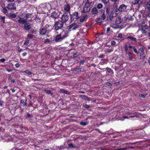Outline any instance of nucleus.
<instances>
[{
  "label": "nucleus",
  "mask_w": 150,
  "mask_h": 150,
  "mask_svg": "<svg viewBox=\"0 0 150 150\" xmlns=\"http://www.w3.org/2000/svg\"><path fill=\"white\" fill-rule=\"evenodd\" d=\"M51 26V25H49L48 24H46L45 26V28L46 30L47 31L48 30H50V29H49V28L50 26ZM51 30H50V31Z\"/></svg>",
  "instance_id": "nucleus-29"
},
{
  "label": "nucleus",
  "mask_w": 150,
  "mask_h": 150,
  "mask_svg": "<svg viewBox=\"0 0 150 150\" xmlns=\"http://www.w3.org/2000/svg\"><path fill=\"white\" fill-rule=\"evenodd\" d=\"M26 100L25 101L23 100H21V104L23 106H25L26 105Z\"/></svg>",
  "instance_id": "nucleus-24"
},
{
  "label": "nucleus",
  "mask_w": 150,
  "mask_h": 150,
  "mask_svg": "<svg viewBox=\"0 0 150 150\" xmlns=\"http://www.w3.org/2000/svg\"><path fill=\"white\" fill-rule=\"evenodd\" d=\"M128 57L129 58V59L130 60H131L133 58V57L131 53L129 52L128 53Z\"/></svg>",
  "instance_id": "nucleus-32"
},
{
  "label": "nucleus",
  "mask_w": 150,
  "mask_h": 150,
  "mask_svg": "<svg viewBox=\"0 0 150 150\" xmlns=\"http://www.w3.org/2000/svg\"><path fill=\"white\" fill-rule=\"evenodd\" d=\"M60 34L63 40L68 36L69 33L68 32L66 31H63Z\"/></svg>",
  "instance_id": "nucleus-9"
},
{
  "label": "nucleus",
  "mask_w": 150,
  "mask_h": 150,
  "mask_svg": "<svg viewBox=\"0 0 150 150\" xmlns=\"http://www.w3.org/2000/svg\"><path fill=\"white\" fill-rule=\"evenodd\" d=\"M1 11L4 14H6L7 13V10L6 7H3L1 10Z\"/></svg>",
  "instance_id": "nucleus-23"
},
{
  "label": "nucleus",
  "mask_w": 150,
  "mask_h": 150,
  "mask_svg": "<svg viewBox=\"0 0 150 150\" xmlns=\"http://www.w3.org/2000/svg\"><path fill=\"white\" fill-rule=\"evenodd\" d=\"M71 19L72 21H75L79 18L78 13L77 12H75L71 15Z\"/></svg>",
  "instance_id": "nucleus-6"
},
{
  "label": "nucleus",
  "mask_w": 150,
  "mask_h": 150,
  "mask_svg": "<svg viewBox=\"0 0 150 150\" xmlns=\"http://www.w3.org/2000/svg\"><path fill=\"white\" fill-rule=\"evenodd\" d=\"M111 27L113 28L114 29L117 28L116 27V25L114 24H112L111 25Z\"/></svg>",
  "instance_id": "nucleus-51"
},
{
  "label": "nucleus",
  "mask_w": 150,
  "mask_h": 150,
  "mask_svg": "<svg viewBox=\"0 0 150 150\" xmlns=\"http://www.w3.org/2000/svg\"><path fill=\"white\" fill-rule=\"evenodd\" d=\"M63 40V38L59 34L56 36L55 39V41L56 42H58L61 41Z\"/></svg>",
  "instance_id": "nucleus-12"
},
{
  "label": "nucleus",
  "mask_w": 150,
  "mask_h": 150,
  "mask_svg": "<svg viewBox=\"0 0 150 150\" xmlns=\"http://www.w3.org/2000/svg\"><path fill=\"white\" fill-rule=\"evenodd\" d=\"M127 39H129L135 42H137L136 38L132 36H129L127 37Z\"/></svg>",
  "instance_id": "nucleus-17"
},
{
  "label": "nucleus",
  "mask_w": 150,
  "mask_h": 150,
  "mask_svg": "<svg viewBox=\"0 0 150 150\" xmlns=\"http://www.w3.org/2000/svg\"><path fill=\"white\" fill-rule=\"evenodd\" d=\"M128 47H129V49H132V46L130 45H129Z\"/></svg>",
  "instance_id": "nucleus-64"
},
{
  "label": "nucleus",
  "mask_w": 150,
  "mask_h": 150,
  "mask_svg": "<svg viewBox=\"0 0 150 150\" xmlns=\"http://www.w3.org/2000/svg\"><path fill=\"white\" fill-rule=\"evenodd\" d=\"M0 61L2 62H4L5 61V59H0Z\"/></svg>",
  "instance_id": "nucleus-55"
},
{
  "label": "nucleus",
  "mask_w": 150,
  "mask_h": 150,
  "mask_svg": "<svg viewBox=\"0 0 150 150\" xmlns=\"http://www.w3.org/2000/svg\"><path fill=\"white\" fill-rule=\"evenodd\" d=\"M141 30V32H142L143 33H146V30H145V29H144V26H142L141 27V28L140 29H139V30L137 32H138L139 30Z\"/></svg>",
  "instance_id": "nucleus-25"
},
{
  "label": "nucleus",
  "mask_w": 150,
  "mask_h": 150,
  "mask_svg": "<svg viewBox=\"0 0 150 150\" xmlns=\"http://www.w3.org/2000/svg\"><path fill=\"white\" fill-rule=\"evenodd\" d=\"M133 50H134V51L135 52V53H137V49L135 48V47H134L133 48Z\"/></svg>",
  "instance_id": "nucleus-62"
},
{
  "label": "nucleus",
  "mask_w": 150,
  "mask_h": 150,
  "mask_svg": "<svg viewBox=\"0 0 150 150\" xmlns=\"http://www.w3.org/2000/svg\"><path fill=\"white\" fill-rule=\"evenodd\" d=\"M73 56L74 57V58L76 57L77 56V54L76 53L74 54L73 55Z\"/></svg>",
  "instance_id": "nucleus-58"
},
{
  "label": "nucleus",
  "mask_w": 150,
  "mask_h": 150,
  "mask_svg": "<svg viewBox=\"0 0 150 150\" xmlns=\"http://www.w3.org/2000/svg\"><path fill=\"white\" fill-rule=\"evenodd\" d=\"M61 91L62 93H65L67 94H69L70 93L69 91H67L66 90L63 89H62L61 90Z\"/></svg>",
  "instance_id": "nucleus-27"
},
{
  "label": "nucleus",
  "mask_w": 150,
  "mask_h": 150,
  "mask_svg": "<svg viewBox=\"0 0 150 150\" xmlns=\"http://www.w3.org/2000/svg\"><path fill=\"white\" fill-rule=\"evenodd\" d=\"M31 16V14H27L25 16V18L27 19L29 17H30Z\"/></svg>",
  "instance_id": "nucleus-46"
},
{
  "label": "nucleus",
  "mask_w": 150,
  "mask_h": 150,
  "mask_svg": "<svg viewBox=\"0 0 150 150\" xmlns=\"http://www.w3.org/2000/svg\"><path fill=\"white\" fill-rule=\"evenodd\" d=\"M142 1L140 0H134L133 2L132 3L133 4L135 5L137 4H140L142 3Z\"/></svg>",
  "instance_id": "nucleus-19"
},
{
  "label": "nucleus",
  "mask_w": 150,
  "mask_h": 150,
  "mask_svg": "<svg viewBox=\"0 0 150 150\" xmlns=\"http://www.w3.org/2000/svg\"><path fill=\"white\" fill-rule=\"evenodd\" d=\"M116 44V42L114 40L112 41L111 42V44L112 45H114Z\"/></svg>",
  "instance_id": "nucleus-44"
},
{
  "label": "nucleus",
  "mask_w": 150,
  "mask_h": 150,
  "mask_svg": "<svg viewBox=\"0 0 150 150\" xmlns=\"http://www.w3.org/2000/svg\"><path fill=\"white\" fill-rule=\"evenodd\" d=\"M127 6L125 4H122L120 5L119 7L118 10L119 11L121 12H125L127 11Z\"/></svg>",
  "instance_id": "nucleus-7"
},
{
  "label": "nucleus",
  "mask_w": 150,
  "mask_h": 150,
  "mask_svg": "<svg viewBox=\"0 0 150 150\" xmlns=\"http://www.w3.org/2000/svg\"><path fill=\"white\" fill-rule=\"evenodd\" d=\"M146 7L148 10L150 11V1L146 3Z\"/></svg>",
  "instance_id": "nucleus-26"
},
{
  "label": "nucleus",
  "mask_w": 150,
  "mask_h": 150,
  "mask_svg": "<svg viewBox=\"0 0 150 150\" xmlns=\"http://www.w3.org/2000/svg\"><path fill=\"white\" fill-rule=\"evenodd\" d=\"M87 19V17L86 16H84L82 17L80 19V22H83Z\"/></svg>",
  "instance_id": "nucleus-21"
},
{
  "label": "nucleus",
  "mask_w": 150,
  "mask_h": 150,
  "mask_svg": "<svg viewBox=\"0 0 150 150\" xmlns=\"http://www.w3.org/2000/svg\"><path fill=\"white\" fill-rule=\"evenodd\" d=\"M80 97L82 99L87 100H90V99L87 96L83 95H81L80 96Z\"/></svg>",
  "instance_id": "nucleus-18"
},
{
  "label": "nucleus",
  "mask_w": 150,
  "mask_h": 150,
  "mask_svg": "<svg viewBox=\"0 0 150 150\" xmlns=\"http://www.w3.org/2000/svg\"><path fill=\"white\" fill-rule=\"evenodd\" d=\"M102 1L104 4H108L109 2V0H102Z\"/></svg>",
  "instance_id": "nucleus-41"
},
{
  "label": "nucleus",
  "mask_w": 150,
  "mask_h": 150,
  "mask_svg": "<svg viewBox=\"0 0 150 150\" xmlns=\"http://www.w3.org/2000/svg\"><path fill=\"white\" fill-rule=\"evenodd\" d=\"M28 38L29 39H31L33 38L34 35L32 34H28L27 35Z\"/></svg>",
  "instance_id": "nucleus-33"
},
{
  "label": "nucleus",
  "mask_w": 150,
  "mask_h": 150,
  "mask_svg": "<svg viewBox=\"0 0 150 150\" xmlns=\"http://www.w3.org/2000/svg\"><path fill=\"white\" fill-rule=\"evenodd\" d=\"M123 35H124L122 34L121 33H119L117 35V37L120 38H124L123 37Z\"/></svg>",
  "instance_id": "nucleus-31"
},
{
  "label": "nucleus",
  "mask_w": 150,
  "mask_h": 150,
  "mask_svg": "<svg viewBox=\"0 0 150 150\" xmlns=\"http://www.w3.org/2000/svg\"><path fill=\"white\" fill-rule=\"evenodd\" d=\"M31 116V115L29 113H28L27 115V116H26V117L27 118H28L29 117H30V116Z\"/></svg>",
  "instance_id": "nucleus-59"
},
{
  "label": "nucleus",
  "mask_w": 150,
  "mask_h": 150,
  "mask_svg": "<svg viewBox=\"0 0 150 150\" xmlns=\"http://www.w3.org/2000/svg\"><path fill=\"white\" fill-rule=\"evenodd\" d=\"M24 72L26 73L28 75H30L32 74V73L29 70L25 71Z\"/></svg>",
  "instance_id": "nucleus-35"
},
{
  "label": "nucleus",
  "mask_w": 150,
  "mask_h": 150,
  "mask_svg": "<svg viewBox=\"0 0 150 150\" xmlns=\"http://www.w3.org/2000/svg\"><path fill=\"white\" fill-rule=\"evenodd\" d=\"M15 66L16 67L18 68L20 66V65L18 63H17L16 64Z\"/></svg>",
  "instance_id": "nucleus-57"
},
{
  "label": "nucleus",
  "mask_w": 150,
  "mask_h": 150,
  "mask_svg": "<svg viewBox=\"0 0 150 150\" xmlns=\"http://www.w3.org/2000/svg\"><path fill=\"white\" fill-rule=\"evenodd\" d=\"M91 12L93 14H95L98 13V10L96 7H94L92 10Z\"/></svg>",
  "instance_id": "nucleus-20"
},
{
  "label": "nucleus",
  "mask_w": 150,
  "mask_h": 150,
  "mask_svg": "<svg viewBox=\"0 0 150 150\" xmlns=\"http://www.w3.org/2000/svg\"><path fill=\"white\" fill-rule=\"evenodd\" d=\"M125 50L126 52V54H127V51L129 49V47H128V46H127V45H126L125 46Z\"/></svg>",
  "instance_id": "nucleus-36"
},
{
  "label": "nucleus",
  "mask_w": 150,
  "mask_h": 150,
  "mask_svg": "<svg viewBox=\"0 0 150 150\" xmlns=\"http://www.w3.org/2000/svg\"><path fill=\"white\" fill-rule=\"evenodd\" d=\"M16 21L22 24H24L27 23V21L21 18H20L18 19Z\"/></svg>",
  "instance_id": "nucleus-14"
},
{
  "label": "nucleus",
  "mask_w": 150,
  "mask_h": 150,
  "mask_svg": "<svg viewBox=\"0 0 150 150\" xmlns=\"http://www.w3.org/2000/svg\"><path fill=\"white\" fill-rule=\"evenodd\" d=\"M24 29L27 31L29 30L31 28V26L30 24L25 23L24 24Z\"/></svg>",
  "instance_id": "nucleus-13"
},
{
  "label": "nucleus",
  "mask_w": 150,
  "mask_h": 150,
  "mask_svg": "<svg viewBox=\"0 0 150 150\" xmlns=\"http://www.w3.org/2000/svg\"><path fill=\"white\" fill-rule=\"evenodd\" d=\"M101 17L103 18V20H104L105 19V18H106V16L104 13H103L102 14Z\"/></svg>",
  "instance_id": "nucleus-48"
},
{
  "label": "nucleus",
  "mask_w": 150,
  "mask_h": 150,
  "mask_svg": "<svg viewBox=\"0 0 150 150\" xmlns=\"http://www.w3.org/2000/svg\"><path fill=\"white\" fill-rule=\"evenodd\" d=\"M1 19L3 23H5V17L4 16H1Z\"/></svg>",
  "instance_id": "nucleus-40"
},
{
  "label": "nucleus",
  "mask_w": 150,
  "mask_h": 150,
  "mask_svg": "<svg viewBox=\"0 0 150 150\" xmlns=\"http://www.w3.org/2000/svg\"><path fill=\"white\" fill-rule=\"evenodd\" d=\"M69 16L67 13H64L62 16L61 17V21L63 23H66L69 19Z\"/></svg>",
  "instance_id": "nucleus-5"
},
{
  "label": "nucleus",
  "mask_w": 150,
  "mask_h": 150,
  "mask_svg": "<svg viewBox=\"0 0 150 150\" xmlns=\"http://www.w3.org/2000/svg\"><path fill=\"white\" fill-rule=\"evenodd\" d=\"M140 51L141 52V53H144V50L143 48H141L139 49Z\"/></svg>",
  "instance_id": "nucleus-49"
},
{
  "label": "nucleus",
  "mask_w": 150,
  "mask_h": 150,
  "mask_svg": "<svg viewBox=\"0 0 150 150\" xmlns=\"http://www.w3.org/2000/svg\"><path fill=\"white\" fill-rule=\"evenodd\" d=\"M109 12H110L109 8H106V13H107L108 14L109 13Z\"/></svg>",
  "instance_id": "nucleus-53"
},
{
  "label": "nucleus",
  "mask_w": 150,
  "mask_h": 150,
  "mask_svg": "<svg viewBox=\"0 0 150 150\" xmlns=\"http://www.w3.org/2000/svg\"><path fill=\"white\" fill-rule=\"evenodd\" d=\"M30 42V41L29 40H27L26 41H25L24 43V45H28V44H29Z\"/></svg>",
  "instance_id": "nucleus-43"
},
{
  "label": "nucleus",
  "mask_w": 150,
  "mask_h": 150,
  "mask_svg": "<svg viewBox=\"0 0 150 150\" xmlns=\"http://www.w3.org/2000/svg\"><path fill=\"white\" fill-rule=\"evenodd\" d=\"M104 56V55L102 54H100V56L98 57L99 58H103Z\"/></svg>",
  "instance_id": "nucleus-50"
},
{
  "label": "nucleus",
  "mask_w": 150,
  "mask_h": 150,
  "mask_svg": "<svg viewBox=\"0 0 150 150\" xmlns=\"http://www.w3.org/2000/svg\"><path fill=\"white\" fill-rule=\"evenodd\" d=\"M63 23L61 21L59 20L55 22L54 24V29L56 30H61L63 26Z\"/></svg>",
  "instance_id": "nucleus-1"
},
{
  "label": "nucleus",
  "mask_w": 150,
  "mask_h": 150,
  "mask_svg": "<svg viewBox=\"0 0 150 150\" xmlns=\"http://www.w3.org/2000/svg\"><path fill=\"white\" fill-rule=\"evenodd\" d=\"M105 84L107 86H110L111 85L110 83L109 82L106 83Z\"/></svg>",
  "instance_id": "nucleus-61"
},
{
  "label": "nucleus",
  "mask_w": 150,
  "mask_h": 150,
  "mask_svg": "<svg viewBox=\"0 0 150 150\" xmlns=\"http://www.w3.org/2000/svg\"><path fill=\"white\" fill-rule=\"evenodd\" d=\"M103 6V5L101 4H99L97 6V8L99 9H101L102 8Z\"/></svg>",
  "instance_id": "nucleus-34"
},
{
  "label": "nucleus",
  "mask_w": 150,
  "mask_h": 150,
  "mask_svg": "<svg viewBox=\"0 0 150 150\" xmlns=\"http://www.w3.org/2000/svg\"><path fill=\"white\" fill-rule=\"evenodd\" d=\"M45 91L48 94H51V91L50 90H45Z\"/></svg>",
  "instance_id": "nucleus-38"
},
{
  "label": "nucleus",
  "mask_w": 150,
  "mask_h": 150,
  "mask_svg": "<svg viewBox=\"0 0 150 150\" xmlns=\"http://www.w3.org/2000/svg\"><path fill=\"white\" fill-rule=\"evenodd\" d=\"M85 62V61L84 60H82L80 61V64H83Z\"/></svg>",
  "instance_id": "nucleus-52"
},
{
  "label": "nucleus",
  "mask_w": 150,
  "mask_h": 150,
  "mask_svg": "<svg viewBox=\"0 0 150 150\" xmlns=\"http://www.w3.org/2000/svg\"><path fill=\"white\" fill-rule=\"evenodd\" d=\"M16 13H12L10 14V16L12 18H15L16 17Z\"/></svg>",
  "instance_id": "nucleus-37"
},
{
  "label": "nucleus",
  "mask_w": 150,
  "mask_h": 150,
  "mask_svg": "<svg viewBox=\"0 0 150 150\" xmlns=\"http://www.w3.org/2000/svg\"><path fill=\"white\" fill-rule=\"evenodd\" d=\"M59 16V14L56 12H54L51 13V16L50 17V19L52 18L53 20L55 21V20L58 18Z\"/></svg>",
  "instance_id": "nucleus-8"
},
{
  "label": "nucleus",
  "mask_w": 150,
  "mask_h": 150,
  "mask_svg": "<svg viewBox=\"0 0 150 150\" xmlns=\"http://www.w3.org/2000/svg\"><path fill=\"white\" fill-rule=\"evenodd\" d=\"M53 4L56 6L57 5V3L56 2L54 3ZM53 3H52L50 5H48L47 6L44 7H43V9H42V12H43V13H45L47 11H48L49 10V9L48 8L49 6H50V7L52 6V9H57V8L55 7V6L53 7ZM52 8L51 7V8Z\"/></svg>",
  "instance_id": "nucleus-4"
},
{
  "label": "nucleus",
  "mask_w": 150,
  "mask_h": 150,
  "mask_svg": "<svg viewBox=\"0 0 150 150\" xmlns=\"http://www.w3.org/2000/svg\"><path fill=\"white\" fill-rule=\"evenodd\" d=\"M113 49H110V50H108L107 51V52L108 53H110V52H112L113 51Z\"/></svg>",
  "instance_id": "nucleus-56"
},
{
  "label": "nucleus",
  "mask_w": 150,
  "mask_h": 150,
  "mask_svg": "<svg viewBox=\"0 0 150 150\" xmlns=\"http://www.w3.org/2000/svg\"><path fill=\"white\" fill-rule=\"evenodd\" d=\"M96 21L97 23H101L102 22L103 20L101 18H98L96 19Z\"/></svg>",
  "instance_id": "nucleus-28"
},
{
  "label": "nucleus",
  "mask_w": 150,
  "mask_h": 150,
  "mask_svg": "<svg viewBox=\"0 0 150 150\" xmlns=\"http://www.w3.org/2000/svg\"><path fill=\"white\" fill-rule=\"evenodd\" d=\"M79 27V25L76 24L74 22L68 26L67 28V29L69 31H70L71 30H75Z\"/></svg>",
  "instance_id": "nucleus-2"
},
{
  "label": "nucleus",
  "mask_w": 150,
  "mask_h": 150,
  "mask_svg": "<svg viewBox=\"0 0 150 150\" xmlns=\"http://www.w3.org/2000/svg\"><path fill=\"white\" fill-rule=\"evenodd\" d=\"M139 96L141 97H143V98L145 97V96H144V95L142 94L139 95Z\"/></svg>",
  "instance_id": "nucleus-60"
},
{
  "label": "nucleus",
  "mask_w": 150,
  "mask_h": 150,
  "mask_svg": "<svg viewBox=\"0 0 150 150\" xmlns=\"http://www.w3.org/2000/svg\"><path fill=\"white\" fill-rule=\"evenodd\" d=\"M121 22V19L120 17H117L115 21V23L117 24H119Z\"/></svg>",
  "instance_id": "nucleus-22"
},
{
  "label": "nucleus",
  "mask_w": 150,
  "mask_h": 150,
  "mask_svg": "<svg viewBox=\"0 0 150 150\" xmlns=\"http://www.w3.org/2000/svg\"><path fill=\"white\" fill-rule=\"evenodd\" d=\"M47 32V30L45 28L40 29L39 30V33L41 35H45Z\"/></svg>",
  "instance_id": "nucleus-11"
},
{
  "label": "nucleus",
  "mask_w": 150,
  "mask_h": 150,
  "mask_svg": "<svg viewBox=\"0 0 150 150\" xmlns=\"http://www.w3.org/2000/svg\"><path fill=\"white\" fill-rule=\"evenodd\" d=\"M70 6L69 4L65 5L64 7V10L67 12H69L70 11Z\"/></svg>",
  "instance_id": "nucleus-16"
},
{
  "label": "nucleus",
  "mask_w": 150,
  "mask_h": 150,
  "mask_svg": "<svg viewBox=\"0 0 150 150\" xmlns=\"http://www.w3.org/2000/svg\"><path fill=\"white\" fill-rule=\"evenodd\" d=\"M7 8L10 10L16 9V7L14 4H9L8 5Z\"/></svg>",
  "instance_id": "nucleus-10"
},
{
  "label": "nucleus",
  "mask_w": 150,
  "mask_h": 150,
  "mask_svg": "<svg viewBox=\"0 0 150 150\" xmlns=\"http://www.w3.org/2000/svg\"><path fill=\"white\" fill-rule=\"evenodd\" d=\"M69 147L70 148H72L74 147L73 145L72 144H69Z\"/></svg>",
  "instance_id": "nucleus-54"
},
{
  "label": "nucleus",
  "mask_w": 150,
  "mask_h": 150,
  "mask_svg": "<svg viewBox=\"0 0 150 150\" xmlns=\"http://www.w3.org/2000/svg\"><path fill=\"white\" fill-rule=\"evenodd\" d=\"M80 124L82 125L85 126L86 125V123L84 122H81L80 123Z\"/></svg>",
  "instance_id": "nucleus-45"
},
{
  "label": "nucleus",
  "mask_w": 150,
  "mask_h": 150,
  "mask_svg": "<svg viewBox=\"0 0 150 150\" xmlns=\"http://www.w3.org/2000/svg\"><path fill=\"white\" fill-rule=\"evenodd\" d=\"M91 7L89 3H88V2H86L83 8V12H89L91 10Z\"/></svg>",
  "instance_id": "nucleus-3"
},
{
  "label": "nucleus",
  "mask_w": 150,
  "mask_h": 150,
  "mask_svg": "<svg viewBox=\"0 0 150 150\" xmlns=\"http://www.w3.org/2000/svg\"><path fill=\"white\" fill-rule=\"evenodd\" d=\"M51 42V41L49 39H46L44 41V42L46 43H49Z\"/></svg>",
  "instance_id": "nucleus-39"
},
{
  "label": "nucleus",
  "mask_w": 150,
  "mask_h": 150,
  "mask_svg": "<svg viewBox=\"0 0 150 150\" xmlns=\"http://www.w3.org/2000/svg\"><path fill=\"white\" fill-rule=\"evenodd\" d=\"M107 71L109 73H111L112 74H113V72L112 70V69H111L110 68H108L107 69Z\"/></svg>",
  "instance_id": "nucleus-42"
},
{
  "label": "nucleus",
  "mask_w": 150,
  "mask_h": 150,
  "mask_svg": "<svg viewBox=\"0 0 150 150\" xmlns=\"http://www.w3.org/2000/svg\"><path fill=\"white\" fill-rule=\"evenodd\" d=\"M140 59H144L145 57V55L144 53H140Z\"/></svg>",
  "instance_id": "nucleus-30"
},
{
  "label": "nucleus",
  "mask_w": 150,
  "mask_h": 150,
  "mask_svg": "<svg viewBox=\"0 0 150 150\" xmlns=\"http://www.w3.org/2000/svg\"><path fill=\"white\" fill-rule=\"evenodd\" d=\"M8 2H12L14 1L15 0H6Z\"/></svg>",
  "instance_id": "nucleus-63"
},
{
  "label": "nucleus",
  "mask_w": 150,
  "mask_h": 150,
  "mask_svg": "<svg viewBox=\"0 0 150 150\" xmlns=\"http://www.w3.org/2000/svg\"><path fill=\"white\" fill-rule=\"evenodd\" d=\"M83 106L85 108H89L90 107L89 105L86 104H83Z\"/></svg>",
  "instance_id": "nucleus-47"
},
{
  "label": "nucleus",
  "mask_w": 150,
  "mask_h": 150,
  "mask_svg": "<svg viewBox=\"0 0 150 150\" xmlns=\"http://www.w3.org/2000/svg\"><path fill=\"white\" fill-rule=\"evenodd\" d=\"M137 114L136 113L133 114V115H130L129 116H123V118L124 119H129L130 118V117H137Z\"/></svg>",
  "instance_id": "nucleus-15"
}]
</instances>
